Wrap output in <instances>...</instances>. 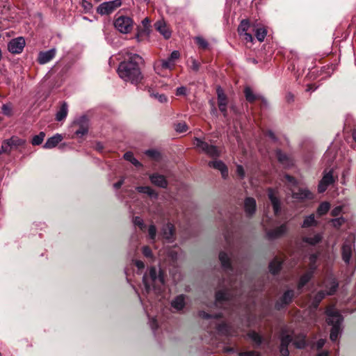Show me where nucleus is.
Masks as SVG:
<instances>
[{"mask_svg": "<svg viewBox=\"0 0 356 356\" xmlns=\"http://www.w3.org/2000/svg\"><path fill=\"white\" fill-rule=\"evenodd\" d=\"M120 54L124 60L118 68L119 76L126 82L136 85L139 83L143 79L140 67L143 58L137 54L130 52L128 49L122 50Z\"/></svg>", "mask_w": 356, "mask_h": 356, "instance_id": "obj_1", "label": "nucleus"}, {"mask_svg": "<svg viewBox=\"0 0 356 356\" xmlns=\"http://www.w3.org/2000/svg\"><path fill=\"white\" fill-rule=\"evenodd\" d=\"M143 282L147 293L154 291L159 293L163 290L165 284V279L161 269L158 270L155 267H151L143 277Z\"/></svg>", "mask_w": 356, "mask_h": 356, "instance_id": "obj_2", "label": "nucleus"}, {"mask_svg": "<svg viewBox=\"0 0 356 356\" xmlns=\"http://www.w3.org/2000/svg\"><path fill=\"white\" fill-rule=\"evenodd\" d=\"M326 322L330 325V334H339L342 330L343 317L334 306L327 307L326 310Z\"/></svg>", "mask_w": 356, "mask_h": 356, "instance_id": "obj_3", "label": "nucleus"}, {"mask_svg": "<svg viewBox=\"0 0 356 356\" xmlns=\"http://www.w3.org/2000/svg\"><path fill=\"white\" fill-rule=\"evenodd\" d=\"M318 255L317 254H312L309 257V268L308 270L300 277L298 284V289H301L313 277L315 270H316L318 265L316 264Z\"/></svg>", "mask_w": 356, "mask_h": 356, "instance_id": "obj_4", "label": "nucleus"}, {"mask_svg": "<svg viewBox=\"0 0 356 356\" xmlns=\"http://www.w3.org/2000/svg\"><path fill=\"white\" fill-rule=\"evenodd\" d=\"M113 24L119 32L127 34L132 31L134 20L130 17L121 15L115 19Z\"/></svg>", "mask_w": 356, "mask_h": 356, "instance_id": "obj_5", "label": "nucleus"}, {"mask_svg": "<svg viewBox=\"0 0 356 356\" xmlns=\"http://www.w3.org/2000/svg\"><path fill=\"white\" fill-rule=\"evenodd\" d=\"M296 339L294 340V345L298 348H304L307 346L311 347L312 349L320 350L325 345L324 339H319L316 342H309L306 339V335H296Z\"/></svg>", "mask_w": 356, "mask_h": 356, "instance_id": "obj_6", "label": "nucleus"}, {"mask_svg": "<svg viewBox=\"0 0 356 356\" xmlns=\"http://www.w3.org/2000/svg\"><path fill=\"white\" fill-rule=\"evenodd\" d=\"M194 144L200 151L207 154L210 157L216 158L220 156V151L216 146L209 145L200 138H195Z\"/></svg>", "mask_w": 356, "mask_h": 356, "instance_id": "obj_7", "label": "nucleus"}, {"mask_svg": "<svg viewBox=\"0 0 356 356\" xmlns=\"http://www.w3.org/2000/svg\"><path fill=\"white\" fill-rule=\"evenodd\" d=\"M122 5L121 0H113L103 2L97 8V13L101 15H107L112 13Z\"/></svg>", "mask_w": 356, "mask_h": 356, "instance_id": "obj_8", "label": "nucleus"}, {"mask_svg": "<svg viewBox=\"0 0 356 356\" xmlns=\"http://www.w3.org/2000/svg\"><path fill=\"white\" fill-rule=\"evenodd\" d=\"M25 45L24 38L19 36L10 40L8 43V50L13 54H19L23 51Z\"/></svg>", "mask_w": 356, "mask_h": 356, "instance_id": "obj_9", "label": "nucleus"}, {"mask_svg": "<svg viewBox=\"0 0 356 356\" xmlns=\"http://www.w3.org/2000/svg\"><path fill=\"white\" fill-rule=\"evenodd\" d=\"M332 173V170H329L327 172H324V175L319 181L318 186V193H322L325 192L327 187L334 182Z\"/></svg>", "mask_w": 356, "mask_h": 356, "instance_id": "obj_10", "label": "nucleus"}, {"mask_svg": "<svg viewBox=\"0 0 356 356\" xmlns=\"http://www.w3.org/2000/svg\"><path fill=\"white\" fill-rule=\"evenodd\" d=\"M288 230L287 223H283L275 229L268 230L266 236L268 239H275L283 236Z\"/></svg>", "mask_w": 356, "mask_h": 356, "instance_id": "obj_11", "label": "nucleus"}, {"mask_svg": "<svg viewBox=\"0 0 356 356\" xmlns=\"http://www.w3.org/2000/svg\"><path fill=\"white\" fill-rule=\"evenodd\" d=\"M294 297V291L293 290L286 291L280 299L276 302L275 307L280 309L289 305Z\"/></svg>", "mask_w": 356, "mask_h": 356, "instance_id": "obj_12", "label": "nucleus"}, {"mask_svg": "<svg viewBox=\"0 0 356 356\" xmlns=\"http://www.w3.org/2000/svg\"><path fill=\"white\" fill-rule=\"evenodd\" d=\"M292 197L300 200H312L314 198L313 193L307 188H300L297 192L291 191Z\"/></svg>", "mask_w": 356, "mask_h": 356, "instance_id": "obj_13", "label": "nucleus"}, {"mask_svg": "<svg viewBox=\"0 0 356 356\" xmlns=\"http://www.w3.org/2000/svg\"><path fill=\"white\" fill-rule=\"evenodd\" d=\"M56 53V50L54 48L46 51H40L38 54V62L41 65L47 63L54 58Z\"/></svg>", "mask_w": 356, "mask_h": 356, "instance_id": "obj_14", "label": "nucleus"}, {"mask_svg": "<svg viewBox=\"0 0 356 356\" xmlns=\"http://www.w3.org/2000/svg\"><path fill=\"white\" fill-rule=\"evenodd\" d=\"M268 198L273 205L275 214L276 216L278 215L281 210V204L275 190L272 188L268 189Z\"/></svg>", "mask_w": 356, "mask_h": 356, "instance_id": "obj_15", "label": "nucleus"}, {"mask_svg": "<svg viewBox=\"0 0 356 356\" xmlns=\"http://www.w3.org/2000/svg\"><path fill=\"white\" fill-rule=\"evenodd\" d=\"M180 56L179 51L175 50L171 54L169 58L166 60L161 61V67L163 69L171 70L175 66V60H177Z\"/></svg>", "mask_w": 356, "mask_h": 356, "instance_id": "obj_16", "label": "nucleus"}, {"mask_svg": "<svg viewBox=\"0 0 356 356\" xmlns=\"http://www.w3.org/2000/svg\"><path fill=\"white\" fill-rule=\"evenodd\" d=\"M155 29L159 31L165 39H168L171 36V31L163 20H159L154 24Z\"/></svg>", "mask_w": 356, "mask_h": 356, "instance_id": "obj_17", "label": "nucleus"}, {"mask_svg": "<svg viewBox=\"0 0 356 356\" xmlns=\"http://www.w3.org/2000/svg\"><path fill=\"white\" fill-rule=\"evenodd\" d=\"M75 123L79 125V128L75 131V135L81 137L86 134L88 131V120L85 116L81 117Z\"/></svg>", "mask_w": 356, "mask_h": 356, "instance_id": "obj_18", "label": "nucleus"}, {"mask_svg": "<svg viewBox=\"0 0 356 356\" xmlns=\"http://www.w3.org/2000/svg\"><path fill=\"white\" fill-rule=\"evenodd\" d=\"M229 299L230 295L227 291H219L216 293V305L218 307H222Z\"/></svg>", "mask_w": 356, "mask_h": 356, "instance_id": "obj_19", "label": "nucleus"}, {"mask_svg": "<svg viewBox=\"0 0 356 356\" xmlns=\"http://www.w3.org/2000/svg\"><path fill=\"white\" fill-rule=\"evenodd\" d=\"M149 24L150 21L147 17H145L144 19H143L142 24L143 26V28H138L137 33L136 35V38L138 40V42L140 41V38L143 35H148L149 34Z\"/></svg>", "mask_w": 356, "mask_h": 356, "instance_id": "obj_20", "label": "nucleus"}, {"mask_svg": "<svg viewBox=\"0 0 356 356\" xmlns=\"http://www.w3.org/2000/svg\"><path fill=\"white\" fill-rule=\"evenodd\" d=\"M292 336L293 335H283L282 336V337L281 339V345H280V349L282 356H288L289 355V351L287 348L288 344L289 343V342L291 341H292V340L294 341L296 339V337L295 339H293Z\"/></svg>", "mask_w": 356, "mask_h": 356, "instance_id": "obj_21", "label": "nucleus"}, {"mask_svg": "<svg viewBox=\"0 0 356 356\" xmlns=\"http://www.w3.org/2000/svg\"><path fill=\"white\" fill-rule=\"evenodd\" d=\"M256 201L252 197H247L244 201V209L246 215L252 216L256 211Z\"/></svg>", "mask_w": 356, "mask_h": 356, "instance_id": "obj_22", "label": "nucleus"}, {"mask_svg": "<svg viewBox=\"0 0 356 356\" xmlns=\"http://www.w3.org/2000/svg\"><path fill=\"white\" fill-rule=\"evenodd\" d=\"M150 181L152 183L161 188H166L168 186V181L165 177L157 173L152 174L149 176Z\"/></svg>", "mask_w": 356, "mask_h": 356, "instance_id": "obj_23", "label": "nucleus"}, {"mask_svg": "<svg viewBox=\"0 0 356 356\" xmlns=\"http://www.w3.org/2000/svg\"><path fill=\"white\" fill-rule=\"evenodd\" d=\"M209 166L220 171L223 178L228 175V170L225 164L221 161H213L209 163Z\"/></svg>", "mask_w": 356, "mask_h": 356, "instance_id": "obj_24", "label": "nucleus"}, {"mask_svg": "<svg viewBox=\"0 0 356 356\" xmlns=\"http://www.w3.org/2000/svg\"><path fill=\"white\" fill-rule=\"evenodd\" d=\"M62 135L56 134L54 136L48 138L43 145L44 149H51L55 147L63 140Z\"/></svg>", "mask_w": 356, "mask_h": 356, "instance_id": "obj_25", "label": "nucleus"}, {"mask_svg": "<svg viewBox=\"0 0 356 356\" xmlns=\"http://www.w3.org/2000/svg\"><path fill=\"white\" fill-rule=\"evenodd\" d=\"M244 95L246 100L250 103H252L257 99H261L262 101H265V99L263 97H261L259 95L254 93L251 88L249 86H246L245 88Z\"/></svg>", "mask_w": 356, "mask_h": 356, "instance_id": "obj_26", "label": "nucleus"}, {"mask_svg": "<svg viewBox=\"0 0 356 356\" xmlns=\"http://www.w3.org/2000/svg\"><path fill=\"white\" fill-rule=\"evenodd\" d=\"M352 256V244L350 242H345L342 246L343 260L348 264Z\"/></svg>", "mask_w": 356, "mask_h": 356, "instance_id": "obj_27", "label": "nucleus"}, {"mask_svg": "<svg viewBox=\"0 0 356 356\" xmlns=\"http://www.w3.org/2000/svg\"><path fill=\"white\" fill-rule=\"evenodd\" d=\"M171 306L177 311H181L185 306V296H177L172 302Z\"/></svg>", "mask_w": 356, "mask_h": 356, "instance_id": "obj_28", "label": "nucleus"}, {"mask_svg": "<svg viewBox=\"0 0 356 356\" xmlns=\"http://www.w3.org/2000/svg\"><path fill=\"white\" fill-rule=\"evenodd\" d=\"M161 232L165 239L168 241H171L174 235V226L170 223H168L163 227Z\"/></svg>", "mask_w": 356, "mask_h": 356, "instance_id": "obj_29", "label": "nucleus"}, {"mask_svg": "<svg viewBox=\"0 0 356 356\" xmlns=\"http://www.w3.org/2000/svg\"><path fill=\"white\" fill-rule=\"evenodd\" d=\"M323 238L322 233H316L313 236H305L302 241L309 245H314L321 241Z\"/></svg>", "mask_w": 356, "mask_h": 356, "instance_id": "obj_30", "label": "nucleus"}, {"mask_svg": "<svg viewBox=\"0 0 356 356\" xmlns=\"http://www.w3.org/2000/svg\"><path fill=\"white\" fill-rule=\"evenodd\" d=\"M338 286L339 284L335 279H330L327 281L325 284V288L327 289L325 292L327 293V295L334 294L336 292Z\"/></svg>", "mask_w": 356, "mask_h": 356, "instance_id": "obj_31", "label": "nucleus"}, {"mask_svg": "<svg viewBox=\"0 0 356 356\" xmlns=\"http://www.w3.org/2000/svg\"><path fill=\"white\" fill-rule=\"evenodd\" d=\"M276 155L278 161L284 166L289 167L292 165L291 159L286 154L282 153L281 150H277Z\"/></svg>", "mask_w": 356, "mask_h": 356, "instance_id": "obj_32", "label": "nucleus"}, {"mask_svg": "<svg viewBox=\"0 0 356 356\" xmlns=\"http://www.w3.org/2000/svg\"><path fill=\"white\" fill-rule=\"evenodd\" d=\"M318 224V222L315 219L314 214H311L308 216H306L301 225L302 228H308L310 227H315Z\"/></svg>", "mask_w": 356, "mask_h": 356, "instance_id": "obj_33", "label": "nucleus"}, {"mask_svg": "<svg viewBox=\"0 0 356 356\" xmlns=\"http://www.w3.org/2000/svg\"><path fill=\"white\" fill-rule=\"evenodd\" d=\"M216 93L218 96V104L219 105H227L228 104L227 97L224 92L223 89L218 86L216 89Z\"/></svg>", "mask_w": 356, "mask_h": 356, "instance_id": "obj_34", "label": "nucleus"}, {"mask_svg": "<svg viewBox=\"0 0 356 356\" xmlns=\"http://www.w3.org/2000/svg\"><path fill=\"white\" fill-rule=\"evenodd\" d=\"M68 107L65 102H63L61 105L60 110L57 112L56 119L57 121H62L64 120L67 115Z\"/></svg>", "mask_w": 356, "mask_h": 356, "instance_id": "obj_35", "label": "nucleus"}, {"mask_svg": "<svg viewBox=\"0 0 356 356\" xmlns=\"http://www.w3.org/2000/svg\"><path fill=\"white\" fill-rule=\"evenodd\" d=\"M282 262L277 259H273L269 264V270L273 274H276L281 268Z\"/></svg>", "mask_w": 356, "mask_h": 356, "instance_id": "obj_36", "label": "nucleus"}, {"mask_svg": "<svg viewBox=\"0 0 356 356\" xmlns=\"http://www.w3.org/2000/svg\"><path fill=\"white\" fill-rule=\"evenodd\" d=\"M330 208V204L327 202H323L320 204L317 209V214L319 216H323L328 212Z\"/></svg>", "mask_w": 356, "mask_h": 356, "instance_id": "obj_37", "label": "nucleus"}, {"mask_svg": "<svg viewBox=\"0 0 356 356\" xmlns=\"http://www.w3.org/2000/svg\"><path fill=\"white\" fill-rule=\"evenodd\" d=\"M325 296H327V293L324 291H320L318 292L312 301V306L314 308H316L320 302L325 297Z\"/></svg>", "mask_w": 356, "mask_h": 356, "instance_id": "obj_38", "label": "nucleus"}, {"mask_svg": "<svg viewBox=\"0 0 356 356\" xmlns=\"http://www.w3.org/2000/svg\"><path fill=\"white\" fill-rule=\"evenodd\" d=\"M136 190L139 193H145L151 197H156L157 193L149 186H138Z\"/></svg>", "mask_w": 356, "mask_h": 356, "instance_id": "obj_39", "label": "nucleus"}, {"mask_svg": "<svg viewBox=\"0 0 356 356\" xmlns=\"http://www.w3.org/2000/svg\"><path fill=\"white\" fill-rule=\"evenodd\" d=\"M250 27V22L248 19H243L238 27V33L240 35L247 32Z\"/></svg>", "mask_w": 356, "mask_h": 356, "instance_id": "obj_40", "label": "nucleus"}, {"mask_svg": "<svg viewBox=\"0 0 356 356\" xmlns=\"http://www.w3.org/2000/svg\"><path fill=\"white\" fill-rule=\"evenodd\" d=\"M219 259L221 261L222 266L225 268H229L231 266L230 259L229 256L225 252H220L219 254Z\"/></svg>", "mask_w": 356, "mask_h": 356, "instance_id": "obj_41", "label": "nucleus"}, {"mask_svg": "<svg viewBox=\"0 0 356 356\" xmlns=\"http://www.w3.org/2000/svg\"><path fill=\"white\" fill-rule=\"evenodd\" d=\"M124 158L136 167H140L142 165L141 163L134 156L133 153L131 152H126L124 154Z\"/></svg>", "mask_w": 356, "mask_h": 356, "instance_id": "obj_42", "label": "nucleus"}, {"mask_svg": "<svg viewBox=\"0 0 356 356\" xmlns=\"http://www.w3.org/2000/svg\"><path fill=\"white\" fill-rule=\"evenodd\" d=\"M13 148H17L22 146L26 143V140L18 138L17 136H13L9 138Z\"/></svg>", "mask_w": 356, "mask_h": 356, "instance_id": "obj_43", "label": "nucleus"}, {"mask_svg": "<svg viewBox=\"0 0 356 356\" xmlns=\"http://www.w3.org/2000/svg\"><path fill=\"white\" fill-rule=\"evenodd\" d=\"M267 35V30L264 28H258L255 31V36L259 42H263Z\"/></svg>", "mask_w": 356, "mask_h": 356, "instance_id": "obj_44", "label": "nucleus"}, {"mask_svg": "<svg viewBox=\"0 0 356 356\" xmlns=\"http://www.w3.org/2000/svg\"><path fill=\"white\" fill-rule=\"evenodd\" d=\"M44 137L45 134L43 131H41L38 135H35L33 137L31 144L33 145H39L42 144Z\"/></svg>", "mask_w": 356, "mask_h": 356, "instance_id": "obj_45", "label": "nucleus"}, {"mask_svg": "<svg viewBox=\"0 0 356 356\" xmlns=\"http://www.w3.org/2000/svg\"><path fill=\"white\" fill-rule=\"evenodd\" d=\"M13 149L10 140L8 139L3 141L0 150L1 153H9Z\"/></svg>", "mask_w": 356, "mask_h": 356, "instance_id": "obj_46", "label": "nucleus"}, {"mask_svg": "<svg viewBox=\"0 0 356 356\" xmlns=\"http://www.w3.org/2000/svg\"><path fill=\"white\" fill-rule=\"evenodd\" d=\"M149 95L152 97L156 99L159 102L165 103L167 102L168 99L165 95L152 92L150 90H149Z\"/></svg>", "mask_w": 356, "mask_h": 356, "instance_id": "obj_47", "label": "nucleus"}, {"mask_svg": "<svg viewBox=\"0 0 356 356\" xmlns=\"http://www.w3.org/2000/svg\"><path fill=\"white\" fill-rule=\"evenodd\" d=\"M195 41L197 44V45L202 49H205L208 47L209 44L207 41L202 37L199 36L195 38Z\"/></svg>", "mask_w": 356, "mask_h": 356, "instance_id": "obj_48", "label": "nucleus"}, {"mask_svg": "<svg viewBox=\"0 0 356 356\" xmlns=\"http://www.w3.org/2000/svg\"><path fill=\"white\" fill-rule=\"evenodd\" d=\"M330 222H332L333 227L335 228H339L345 222V219L343 217H340L332 219Z\"/></svg>", "mask_w": 356, "mask_h": 356, "instance_id": "obj_49", "label": "nucleus"}, {"mask_svg": "<svg viewBox=\"0 0 356 356\" xmlns=\"http://www.w3.org/2000/svg\"><path fill=\"white\" fill-rule=\"evenodd\" d=\"M145 154L155 160H159L161 157L160 153L154 149L147 150Z\"/></svg>", "mask_w": 356, "mask_h": 356, "instance_id": "obj_50", "label": "nucleus"}, {"mask_svg": "<svg viewBox=\"0 0 356 356\" xmlns=\"http://www.w3.org/2000/svg\"><path fill=\"white\" fill-rule=\"evenodd\" d=\"M175 130L177 132L184 133L188 129L187 124L185 122H180L175 125Z\"/></svg>", "mask_w": 356, "mask_h": 356, "instance_id": "obj_51", "label": "nucleus"}, {"mask_svg": "<svg viewBox=\"0 0 356 356\" xmlns=\"http://www.w3.org/2000/svg\"><path fill=\"white\" fill-rule=\"evenodd\" d=\"M134 224L135 225H137L140 227V229H143L145 228V224L143 222V220L138 217V216H136L134 218Z\"/></svg>", "mask_w": 356, "mask_h": 356, "instance_id": "obj_52", "label": "nucleus"}, {"mask_svg": "<svg viewBox=\"0 0 356 356\" xmlns=\"http://www.w3.org/2000/svg\"><path fill=\"white\" fill-rule=\"evenodd\" d=\"M148 233H149V238L152 240H154V238L156 237V228L155 225H151L149 227Z\"/></svg>", "mask_w": 356, "mask_h": 356, "instance_id": "obj_53", "label": "nucleus"}, {"mask_svg": "<svg viewBox=\"0 0 356 356\" xmlns=\"http://www.w3.org/2000/svg\"><path fill=\"white\" fill-rule=\"evenodd\" d=\"M191 68L195 71V72H197L200 69V64L199 62H197L195 59L191 58Z\"/></svg>", "mask_w": 356, "mask_h": 356, "instance_id": "obj_54", "label": "nucleus"}, {"mask_svg": "<svg viewBox=\"0 0 356 356\" xmlns=\"http://www.w3.org/2000/svg\"><path fill=\"white\" fill-rule=\"evenodd\" d=\"M238 356H260V353L254 350L245 351L240 353Z\"/></svg>", "mask_w": 356, "mask_h": 356, "instance_id": "obj_55", "label": "nucleus"}, {"mask_svg": "<svg viewBox=\"0 0 356 356\" xmlns=\"http://www.w3.org/2000/svg\"><path fill=\"white\" fill-rule=\"evenodd\" d=\"M251 337V339L253 342L257 345L259 346L262 342V335H250Z\"/></svg>", "mask_w": 356, "mask_h": 356, "instance_id": "obj_56", "label": "nucleus"}, {"mask_svg": "<svg viewBox=\"0 0 356 356\" xmlns=\"http://www.w3.org/2000/svg\"><path fill=\"white\" fill-rule=\"evenodd\" d=\"M284 178L291 185L296 186L297 184V181L293 177L290 176L289 175H285Z\"/></svg>", "mask_w": 356, "mask_h": 356, "instance_id": "obj_57", "label": "nucleus"}, {"mask_svg": "<svg viewBox=\"0 0 356 356\" xmlns=\"http://www.w3.org/2000/svg\"><path fill=\"white\" fill-rule=\"evenodd\" d=\"M186 88L184 86H181L177 88L176 90V95H185L186 94Z\"/></svg>", "mask_w": 356, "mask_h": 356, "instance_id": "obj_58", "label": "nucleus"}, {"mask_svg": "<svg viewBox=\"0 0 356 356\" xmlns=\"http://www.w3.org/2000/svg\"><path fill=\"white\" fill-rule=\"evenodd\" d=\"M243 39L247 42H252L253 41L252 35L249 33H243L242 35Z\"/></svg>", "mask_w": 356, "mask_h": 356, "instance_id": "obj_59", "label": "nucleus"}, {"mask_svg": "<svg viewBox=\"0 0 356 356\" xmlns=\"http://www.w3.org/2000/svg\"><path fill=\"white\" fill-rule=\"evenodd\" d=\"M342 211V207L341 206L336 207L331 211V215L332 216H338Z\"/></svg>", "mask_w": 356, "mask_h": 356, "instance_id": "obj_60", "label": "nucleus"}, {"mask_svg": "<svg viewBox=\"0 0 356 356\" xmlns=\"http://www.w3.org/2000/svg\"><path fill=\"white\" fill-rule=\"evenodd\" d=\"M236 173L241 177L243 178L245 176V171L242 165H238L236 167Z\"/></svg>", "mask_w": 356, "mask_h": 356, "instance_id": "obj_61", "label": "nucleus"}, {"mask_svg": "<svg viewBox=\"0 0 356 356\" xmlns=\"http://www.w3.org/2000/svg\"><path fill=\"white\" fill-rule=\"evenodd\" d=\"M143 254L146 257H151L152 256V250L149 247H143Z\"/></svg>", "mask_w": 356, "mask_h": 356, "instance_id": "obj_62", "label": "nucleus"}, {"mask_svg": "<svg viewBox=\"0 0 356 356\" xmlns=\"http://www.w3.org/2000/svg\"><path fill=\"white\" fill-rule=\"evenodd\" d=\"M2 111H3V114H5L6 115H10L11 114V108H10L9 106L6 105V104H3L2 106Z\"/></svg>", "mask_w": 356, "mask_h": 356, "instance_id": "obj_63", "label": "nucleus"}, {"mask_svg": "<svg viewBox=\"0 0 356 356\" xmlns=\"http://www.w3.org/2000/svg\"><path fill=\"white\" fill-rule=\"evenodd\" d=\"M227 105H219L218 108L223 116L226 118L227 116Z\"/></svg>", "mask_w": 356, "mask_h": 356, "instance_id": "obj_64", "label": "nucleus"}]
</instances>
